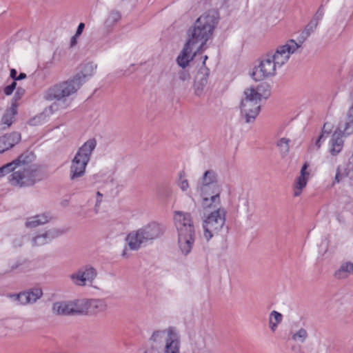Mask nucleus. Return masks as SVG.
I'll return each instance as SVG.
<instances>
[{
  "instance_id": "obj_38",
  "label": "nucleus",
  "mask_w": 353,
  "mask_h": 353,
  "mask_svg": "<svg viewBox=\"0 0 353 353\" xmlns=\"http://www.w3.org/2000/svg\"><path fill=\"white\" fill-rule=\"evenodd\" d=\"M178 185L181 188V190L183 192L186 191L189 188V183L186 179L184 177H182V176H180Z\"/></svg>"
},
{
  "instance_id": "obj_52",
  "label": "nucleus",
  "mask_w": 353,
  "mask_h": 353,
  "mask_svg": "<svg viewBox=\"0 0 353 353\" xmlns=\"http://www.w3.org/2000/svg\"><path fill=\"white\" fill-rule=\"evenodd\" d=\"M143 353H152V350H145Z\"/></svg>"
},
{
  "instance_id": "obj_15",
  "label": "nucleus",
  "mask_w": 353,
  "mask_h": 353,
  "mask_svg": "<svg viewBox=\"0 0 353 353\" xmlns=\"http://www.w3.org/2000/svg\"><path fill=\"white\" fill-rule=\"evenodd\" d=\"M203 51H199L198 47L193 46L192 43L186 41L182 50L176 58L177 64L182 68H185L192 61L194 57L198 53H201Z\"/></svg>"
},
{
  "instance_id": "obj_47",
  "label": "nucleus",
  "mask_w": 353,
  "mask_h": 353,
  "mask_svg": "<svg viewBox=\"0 0 353 353\" xmlns=\"http://www.w3.org/2000/svg\"><path fill=\"white\" fill-rule=\"evenodd\" d=\"M17 72L15 69H12L10 70V77L12 79H13L14 80H17Z\"/></svg>"
},
{
  "instance_id": "obj_14",
  "label": "nucleus",
  "mask_w": 353,
  "mask_h": 353,
  "mask_svg": "<svg viewBox=\"0 0 353 353\" xmlns=\"http://www.w3.org/2000/svg\"><path fill=\"white\" fill-rule=\"evenodd\" d=\"M208 56L203 57V65L200 68L196 73L194 83V94L196 96H201L204 92V89L208 83V77L210 75V70L205 66V61Z\"/></svg>"
},
{
  "instance_id": "obj_42",
  "label": "nucleus",
  "mask_w": 353,
  "mask_h": 353,
  "mask_svg": "<svg viewBox=\"0 0 353 353\" xmlns=\"http://www.w3.org/2000/svg\"><path fill=\"white\" fill-rule=\"evenodd\" d=\"M22 265V263L20 261L13 262L10 265V269L7 271V272L19 269V268L21 267Z\"/></svg>"
},
{
  "instance_id": "obj_37",
  "label": "nucleus",
  "mask_w": 353,
  "mask_h": 353,
  "mask_svg": "<svg viewBox=\"0 0 353 353\" xmlns=\"http://www.w3.org/2000/svg\"><path fill=\"white\" fill-rule=\"evenodd\" d=\"M14 163L12 161L0 168V177L5 176L10 172L14 171Z\"/></svg>"
},
{
  "instance_id": "obj_23",
  "label": "nucleus",
  "mask_w": 353,
  "mask_h": 353,
  "mask_svg": "<svg viewBox=\"0 0 353 353\" xmlns=\"http://www.w3.org/2000/svg\"><path fill=\"white\" fill-rule=\"evenodd\" d=\"M339 131L344 137L353 133V114L347 113L346 116L341 120L338 128L335 130Z\"/></svg>"
},
{
  "instance_id": "obj_28",
  "label": "nucleus",
  "mask_w": 353,
  "mask_h": 353,
  "mask_svg": "<svg viewBox=\"0 0 353 353\" xmlns=\"http://www.w3.org/2000/svg\"><path fill=\"white\" fill-rule=\"evenodd\" d=\"M219 185L217 174L214 170H209L204 172L202 178L198 183V185Z\"/></svg>"
},
{
  "instance_id": "obj_16",
  "label": "nucleus",
  "mask_w": 353,
  "mask_h": 353,
  "mask_svg": "<svg viewBox=\"0 0 353 353\" xmlns=\"http://www.w3.org/2000/svg\"><path fill=\"white\" fill-rule=\"evenodd\" d=\"M43 295L41 288H35L28 291L23 292L17 294L12 295L14 300L17 301L22 305H26L35 303Z\"/></svg>"
},
{
  "instance_id": "obj_45",
  "label": "nucleus",
  "mask_w": 353,
  "mask_h": 353,
  "mask_svg": "<svg viewBox=\"0 0 353 353\" xmlns=\"http://www.w3.org/2000/svg\"><path fill=\"white\" fill-rule=\"evenodd\" d=\"M319 24V21L312 18V19L307 24L310 28L315 30Z\"/></svg>"
},
{
  "instance_id": "obj_36",
  "label": "nucleus",
  "mask_w": 353,
  "mask_h": 353,
  "mask_svg": "<svg viewBox=\"0 0 353 353\" xmlns=\"http://www.w3.org/2000/svg\"><path fill=\"white\" fill-rule=\"evenodd\" d=\"M314 29L310 28L308 25L305 26L303 32L301 33L299 40L296 43L300 44V48L301 47L303 42L306 40V39L311 34L312 32H314Z\"/></svg>"
},
{
  "instance_id": "obj_51",
  "label": "nucleus",
  "mask_w": 353,
  "mask_h": 353,
  "mask_svg": "<svg viewBox=\"0 0 353 353\" xmlns=\"http://www.w3.org/2000/svg\"><path fill=\"white\" fill-rule=\"evenodd\" d=\"M123 257H128V248L125 247L123 250V252H122V254H121Z\"/></svg>"
},
{
  "instance_id": "obj_35",
  "label": "nucleus",
  "mask_w": 353,
  "mask_h": 353,
  "mask_svg": "<svg viewBox=\"0 0 353 353\" xmlns=\"http://www.w3.org/2000/svg\"><path fill=\"white\" fill-rule=\"evenodd\" d=\"M289 143L290 139L286 138L281 139L277 143V146L279 148L280 152L283 156H285L289 152Z\"/></svg>"
},
{
  "instance_id": "obj_41",
  "label": "nucleus",
  "mask_w": 353,
  "mask_h": 353,
  "mask_svg": "<svg viewBox=\"0 0 353 353\" xmlns=\"http://www.w3.org/2000/svg\"><path fill=\"white\" fill-rule=\"evenodd\" d=\"M323 8L322 6H321L317 12H316L315 15L314 16L313 19H314L315 20H316L317 21H319L321 20V19L323 18Z\"/></svg>"
},
{
  "instance_id": "obj_26",
  "label": "nucleus",
  "mask_w": 353,
  "mask_h": 353,
  "mask_svg": "<svg viewBox=\"0 0 353 353\" xmlns=\"http://www.w3.org/2000/svg\"><path fill=\"white\" fill-rule=\"evenodd\" d=\"M70 310V301L55 302L52 307L53 314L61 316L71 315Z\"/></svg>"
},
{
  "instance_id": "obj_1",
  "label": "nucleus",
  "mask_w": 353,
  "mask_h": 353,
  "mask_svg": "<svg viewBox=\"0 0 353 353\" xmlns=\"http://www.w3.org/2000/svg\"><path fill=\"white\" fill-rule=\"evenodd\" d=\"M97 68V65L93 62L82 64L79 72L73 78L50 88L44 98L48 101L61 100L76 93L87 79L93 75Z\"/></svg>"
},
{
  "instance_id": "obj_9",
  "label": "nucleus",
  "mask_w": 353,
  "mask_h": 353,
  "mask_svg": "<svg viewBox=\"0 0 353 353\" xmlns=\"http://www.w3.org/2000/svg\"><path fill=\"white\" fill-rule=\"evenodd\" d=\"M226 211L224 208L219 207L208 214L203 223V236L209 241L219 234L225 223Z\"/></svg>"
},
{
  "instance_id": "obj_3",
  "label": "nucleus",
  "mask_w": 353,
  "mask_h": 353,
  "mask_svg": "<svg viewBox=\"0 0 353 353\" xmlns=\"http://www.w3.org/2000/svg\"><path fill=\"white\" fill-rule=\"evenodd\" d=\"M216 23L217 19L214 12L202 14L189 29L187 41L198 47L199 51H204L207 48V41L212 37Z\"/></svg>"
},
{
  "instance_id": "obj_2",
  "label": "nucleus",
  "mask_w": 353,
  "mask_h": 353,
  "mask_svg": "<svg viewBox=\"0 0 353 353\" xmlns=\"http://www.w3.org/2000/svg\"><path fill=\"white\" fill-rule=\"evenodd\" d=\"M271 94L270 86L261 83L256 88L250 86L245 89L240 104L241 117L247 123H253L260 112V101L268 99Z\"/></svg>"
},
{
  "instance_id": "obj_5",
  "label": "nucleus",
  "mask_w": 353,
  "mask_h": 353,
  "mask_svg": "<svg viewBox=\"0 0 353 353\" xmlns=\"http://www.w3.org/2000/svg\"><path fill=\"white\" fill-rule=\"evenodd\" d=\"M165 228L157 222H151L128 234L125 241L131 250H138L143 244L152 242L164 233Z\"/></svg>"
},
{
  "instance_id": "obj_50",
  "label": "nucleus",
  "mask_w": 353,
  "mask_h": 353,
  "mask_svg": "<svg viewBox=\"0 0 353 353\" xmlns=\"http://www.w3.org/2000/svg\"><path fill=\"white\" fill-rule=\"evenodd\" d=\"M26 77V74L25 73H20V74L17 77V80H22Z\"/></svg>"
},
{
  "instance_id": "obj_24",
  "label": "nucleus",
  "mask_w": 353,
  "mask_h": 353,
  "mask_svg": "<svg viewBox=\"0 0 353 353\" xmlns=\"http://www.w3.org/2000/svg\"><path fill=\"white\" fill-rule=\"evenodd\" d=\"M52 219L49 213H43L28 218L26 222V225L29 228H34L41 225L48 223Z\"/></svg>"
},
{
  "instance_id": "obj_10",
  "label": "nucleus",
  "mask_w": 353,
  "mask_h": 353,
  "mask_svg": "<svg viewBox=\"0 0 353 353\" xmlns=\"http://www.w3.org/2000/svg\"><path fill=\"white\" fill-rule=\"evenodd\" d=\"M98 275L97 270L90 264H86L69 275L72 283L78 287L91 285Z\"/></svg>"
},
{
  "instance_id": "obj_40",
  "label": "nucleus",
  "mask_w": 353,
  "mask_h": 353,
  "mask_svg": "<svg viewBox=\"0 0 353 353\" xmlns=\"http://www.w3.org/2000/svg\"><path fill=\"white\" fill-rule=\"evenodd\" d=\"M17 85V83L15 81H13L10 85H7L4 88V93L6 95H10L14 90L15 89Z\"/></svg>"
},
{
  "instance_id": "obj_31",
  "label": "nucleus",
  "mask_w": 353,
  "mask_h": 353,
  "mask_svg": "<svg viewBox=\"0 0 353 353\" xmlns=\"http://www.w3.org/2000/svg\"><path fill=\"white\" fill-rule=\"evenodd\" d=\"M283 320V315L273 310L271 312L269 317V327L272 332H274L277 329L278 325L281 323Z\"/></svg>"
},
{
  "instance_id": "obj_7",
  "label": "nucleus",
  "mask_w": 353,
  "mask_h": 353,
  "mask_svg": "<svg viewBox=\"0 0 353 353\" xmlns=\"http://www.w3.org/2000/svg\"><path fill=\"white\" fill-rule=\"evenodd\" d=\"M96 145L97 141L94 139H90L79 148L72 160L70 168V179L72 181L84 175L86 166L90 160L92 153Z\"/></svg>"
},
{
  "instance_id": "obj_43",
  "label": "nucleus",
  "mask_w": 353,
  "mask_h": 353,
  "mask_svg": "<svg viewBox=\"0 0 353 353\" xmlns=\"http://www.w3.org/2000/svg\"><path fill=\"white\" fill-rule=\"evenodd\" d=\"M179 79L183 81H188L190 78L189 73L184 72V71H182L179 73Z\"/></svg>"
},
{
  "instance_id": "obj_8",
  "label": "nucleus",
  "mask_w": 353,
  "mask_h": 353,
  "mask_svg": "<svg viewBox=\"0 0 353 353\" xmlns=\"http://www.w3.org/2000/svg\"><path fill=\"white\" fill-rule=\"evenodd\" d=\"M41 180L39 166H30L29 168H14V171L8 176L9 183L14 186L29 187Z\"/></svg>"
},
{
  "instance_id": "obj_34",
  "label": "nucleus",
  "mask_w": 353,
  "mask_h": 353,
  "mask_svg": "<svg viewBox=\"0 0 353 353\" xmlns=\"http://www.w3.org/2000/svg\"><path fill=\"white\" fill-rule=\"evenodd\" d=\"M332 128V125L330 123H325L323 127L322 132L319 139L316 140L315 145L317 147V149H319L321 145V141L325 137V134H328L330 133Z\"/></svg>"
},
{
  "instance_id": "obj_20",
  "label": "nucleus",
  "mask_w": 353,
  "mask_h": 353,
  "mask_svg": "<svg viewBox=\"0 0 353 353\" xmlns=\"http://www.w3.org/2000/svg\"><path fill=\"white\" fill-rule=\"evenodd\" d=\"M21 140V134L17 132L0 137V153L12 148Z\"/></svg>"
},
{
  "instance_id": "obj_12",
  "label": "nucleus",
  "mask_w": 353,
  "mask_h": 353,
  "mask_svg": "<svg viewBox=\"0 0 353 353\" xmlns=\"http://www.w3.org/2000/svg\"><path fill=\"white\" fill-rule=\"evenodd\" d=\"M278 65L272 58L271 55L268 54L261 58L257 65L255 66L252 76L255 80H261L265 78L273 77L276 74Z\"/></svg>"
},
{
  "instance_id": "obj_22",
  "label": "nucleus",
  "mask_w": 353,
  "mask_h": 353,
  "mask_svg": "<svg viewBox=\"0 0 353 353\" xmlns=\"http://www.w3.org/2000/svg\"><path fill=\"white\" fill-rule=\"evenodd\" d=\"M34 160L35 155L34 153L32 152L26 151L12 162L14 163V167L29 168L30 166H39L38 165L33 163Z\"/></svg>"
},
{
  "instance_id": "obj_30",
  "label": "nucleus",
  "mask_w": 353,
  "mask_h": 353,
  "mask_svg": "<svg viewBox=\"0 0 353 353\" xmlns=\"http://www.w3.org/2000/svg\"><path fill=\"white\" fill-rule=\"evenodd\" d=\"M16 114L17 110L14 106H12L10 109L6 111L1 121V124L5 125L3 128L11 126L14 121Z\"/></svg>"
},
{
  "instance_id": "obj_29",
  "label": "nucleus",
  "mask_w": 353,
  "mask_h": 353,
  "mask_svg": "<svg viewBox=\"0 0 353 353\" xmlns=\"http://www.w3.org/2000/svg\"><path fill=\"white\" fill-rule=\"evenodd\" d=\"M353 274V264L350 262L343 263L338 270L334 273V276L338 279H343L347 278Z\"/></svg>"
},
{
  "instance_id": "obj_39",
  "label": "nucleus",
  "mask_w": 353,
  "mask_h": 353,
  "mask_svg": "<svg viewBox=\"0 0 353 353\" xmlns=\"http://www.w3.org/2000/svg\"><path fill=\"white\" fill-rule=\"evenodd\" d=\"M102 197H103V194L100 192L98 191L97 192V200H96V203H95V206H94L95 213H98V212H99L100 205L102 202Z\"/></svg>"
},
{
  "instance_id": "obj_6",
  "label": "nucleus",
  "mask_w": 353,
  "mask_h": 353,
  "mask_svg": "<svg viewBox=\"0 0 353 353\" xmlns=\"http://www.w3.org/2000/svg\"><path fill=\"white\" fill-rule=\"evenodd\" d=\"M152 348L163 345L162 353H181V339L173 327L154 331L150 339Z\"/></svg>"
},
{
  "instance_id": "obj_11",
  "label": "nucleus",
  "mask_w": 353,
  "mask_h": 353,
  "mask_svg": "<svg viewBox=\"0 0 353 353\" xmlns=\"http://www.w3.org/2000/svg\"><path fill=\"white\" fill-rule=\"evenodd\" d=\"M197 189L203 198L202 204L205 208H217L220 205L221 188L219 185H198Z\"/></svg>"
},
{
  "instance_id": "obj_44",
  "label": "nucleus",
  "mask_w": 353,
  "mask_h": 353,
  "mask_svg": "<svg viewBox=\"0 0 353 353\" xmlns=\"http://www.w3.org/2000/svg\"><path fill=\"white\" fill-rule=\"evenodd\" d=\"M24 94H25V90L23 88H19L17 90V92L14 95V98L16 99H20L21 98V97L23 96Z\"/></svg>"
},
{
  "instance_id": "obj_17",
  "label": "nucleus",
  "mask_w": 353,
  "mask_h": 353,
  "mask_svg": "<svg viewBox=\"0 0 353 353\" xmlns=\"http://www.w3.org/2000/svg\"><path fill=\"white\" fill-rule=\"evenodd\" d=\"M344 137L339 131L334 130L328 143V151L331 155L336 156L341 152L344 145Z\"/></svg>"
},
{
  "instance_id": "obj_4",
  "label": "nucleus",
  "mask_w": 353,
  "mask_h": 353,
  "mask_svg": "<svg viewBox=\"0 0 353 353\" xmlns=\"http://www.w3.org/2000/svg\"><path fill=\"white\" fill-rule=\"evenodd\" d=\"M175 226L178 232V243L181 252L187 255L194 243L195 230L190 213L176 212L174 216Z\"/></svg>"
},
{
  "instance_id": "obj_18",
  "label": "nucleus",
  "mask_w": 353,
  "mask_h": 353,
  "mask_svg": "<svg viewBox=\"0 0 353 353\" xmlns=\"http://www.w3.org/2000/svg\"><path fill=\"white\" fill-rule=\"evenodd\" d=\"M307 164L305 163L301 170L300 176L296 178L294 185V196H299L301 194L303 190L306 186L310 173L307 172Z\"/></svg>"
},
{
  "instance_id": "obj_25",
  "label": "nucleus",
  "mask_w": 353,
  "mask_h": 353,
  "mask_svg": "<svg viewBox=\"0 0 353 353\" xmlns=\"http://www.w3.org/2000/svg\"><path fill=\"white\" fill-rule=\"evenodd\" d=\"M208 336L205 332L200 330L192 337V345L199 351H201L206 346V341Z\"/></svg>"
},
{
  "instance_id": "obj_32",
  "label": "nucleus",
  "mask_w": 353,
  "mask_h": 353,
  "mask_svg": "<svg viewBox=\"0 0 353 353\" xmlns=\"http://www.w3.org/2000/svg\"><path fill=\"white\" fill-rule=\"evenodd\" d=\"M121 19V14L118 11H111L105 21V25L108 28L114 26Z\"/></svg>"
},
{
  "instance_id": "obj_13",
  "label": "nucleus",
  "mask_w": 353,
  "mask_h": 353,
  "mask_svg": "<svg viewBox=\"0 0 353 353\" xmlns=\"http://www.w3.org/2000/svg\"><path fill=\"white\" fill-rule=\"evenodd\" d=\"M299 48H300V44L294 39H290L284 45L279 46L271 57L280 68L288 61L290 55L295 53Z\"/></svg>"
},
{
  "instance_id": "obj_19",
  "label": "nucleus",
  "mask_w": 353,
  "mask_h": 353,
  "mask_svg": "<svg viewBox=\"0 0 353 353\" xmlns=\"http://www.w3.org/2000/svg\"><path fill=\"white\" fill-rule=\"evenodd\" d=\"M86 314H97L104 312L108 310V304L103 299H85Z\"/></svg>"
},
{
  "instance_id": "obj_21",
  "label": "nucleus",
  "mask_w": 353,
  "mask_h": 353,
  "mask_svg": "<svg viewBox=\"0 0 353 353\" xmlns=\"http://www.w3.org/2000/svg\"><path fill=\"white\" fill-rule=\"evenodd\" d=\"M61 234V232H60L59 230H50L34 237L32 240V244L34 246L44 245L50 242L53 239L59 236Z\"/></svg>"
},
{
  "instance_id": "obj_48",
  "label": "nucleus",
  "mask_w": 353,
  "mask_h": 353,
  "mask_svg": "<svg viewBox=\"0 0 353 353\" xmlns=\"http://www.w3.org/2000/svg\"><path fill=\"white\" fill-rule=\"evenodd\" d=\"M77 37L78 36H76V34H75L74 37H72L71 41H70V46H74L76 45V43H77Z\"/></svg>"
},
{
  "instance_id": "obj_27",
  "label": "nucleus",
  "mask_w": 353,
  "mask_h": 353,
  "mask_svg": "<svg viewBox=\"0 0 353 353\" xmlns=\"http://www.w3.org/2000/svg\"><path fill=\"white\" fill-rule=\"evenodd\" d=\"M71 315L86 314L85 299L70 301Z\"/></svg>"
},
{
  "instance_id": "obj_46",
  "label": "nucleus",
  "mask_w": 353,
  "mask_h": 353,
  "mask_svg": "<svg viewBox=\"0 0 353 353\" xmlns=\"http://www.w3.org/2000/svg\"><path fill=\"white\" fill-rule=\"evenodd\" d=\"M84 27H85L84 23H79V26L77 28L76 34H75L76 36H79L82 33Z\"/></svg>"
},
{
  "instance_id": "obj_33",
  "label": "nucleus",
  "mask_w": 353,
  "mask_h": 353,
  "mask_svg": "<svg viewBox=\"0 0 353 353\" xmlns=\"http://www.w3.org/2000/svg\"><path fill=\"white\" fill-rule=\"evenodd\" d=\"M307 332L304 328H301L296 332L292 333V339L296 342L303 343L307 338Z\"/></svg>"
},
{
  "instance_id": "obj_49",
  "label": "nucleus",
  "mask_w": 353,
  "mask_h": 353,
  "mask_svg": "<svg viewBox=\"0 0 353 353\" xmlns=\"http://www.w3.org/2000/svg\"><path fill=\"white\" fill-rule=\"evenodd\" d=\"M334 181H336L337 183H339L341 181V174L339 170L336 174Z\"/></svg>"
}]
</instances>
